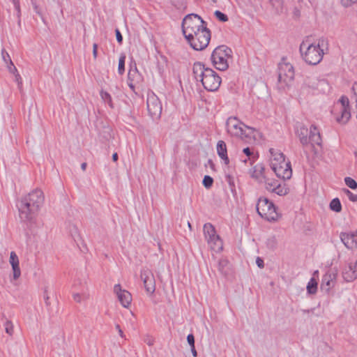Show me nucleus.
Instances as JSON below:
<instances>
[{
    "label": "nucleus",
    "instance_id": "f8f14e48",
    "mask_svg": "<svg viewBox=\"0 0 357 357\" xmlns=\"http://www.w3.org/2000/svg\"><path fill=\"white\" fill-rule=\"evenodd\" d=\"M147 110L153 119H158L162 113V104L158 96L153 92L149 93L146 100Z\"/></svg>",
    "mask_w": 357,
    "mask_h": 357
},
{
    "label": "nucleus",
    "instance_id": "de8ad7c7",
    "mask_svg": "<svg viewBox=\"0 0 357 357\" xmlns=\"http://www.w3.org/2000/svg\"><path fill=\"white\" fill-rule=\"evenodd\" d=\"M44 299H45V302L46 305L49 306L50 305V303L49 301L50 297H49V296H48V294L47 293V290H45Z\"/></svg>",
    "mask_w": 357,
    "mask_h": 357
},
{
    "label": "nucleus",
    "instance_id": "79ce46f5",
    "mask_svg": "<svg viewBox=\"0 0 357 357\" xmlns=\"http://www.w3.org/2000/svg\"><path fill=\"white\" fill-rule=\"evenodd\" d=\"M187 341L190 347L195 346V337L192 334H189L187 336Z\"/></svg>",
    "mask_w": 357,
    "mask_h": 357
},
{
    "label": "nucleus",
    "instance_id": "f3484780",
    "mask_svg": "<svg viewBox=\"0 0 357 357\" xmlns=\"http://www.w3.org/2000/svg\"><path fill=\"white\" fill-rule=\"evenodd\" d=\"M114 292L117 296V298L122 306L124 307H128L132 301V296L130 293L125 289H122L119 284L114 285Z\"/></svg>",
    "mask_w": 357,
    "mask_h": 357
},
{
    "label": "nucleus",
    "instance_id": "aec40b11",
    "mask_svg": "<svg viewBox=\"0 0 357 357\" xmlns=\"http://www.w3.org/2000/svg\"><path fill=\"white\" fill-rule=\"evenodd\" d=\"M354 233H341L340 239L344 245L350 250L357 248V241L355 239Z\"/></svg>",
    "mask_w": 357,
    "mask_h": 357
},
{
    "label": "nucleus",
    "instance_id": "473e14b6",
    "mask_svg": "<svg viewBox=\"0 0 357 357\" xmlns=\"http://www.w3.org/2000/svg\"><path fill=\"white\" fill-rule=\"evenodd\" d=\"M202 183L206 188L208 189L212 186L213 183V179L211 176L206 175L204 177Z\"/></svg>",
    "mask_w": 357,
    "mask_h": 357
},
{
    "label": "nucleus",
    "instance_id": "7c9ffc66",
    "mask_svg": "<svg viewBox=\"0 0 357 357\" xmlns=\"http://www.w3.org/2000/svg\"><path fill=\"white\" fill-rule=\"evenodd\" d=\"M345 184L351 189L355 190L357 188V182L351 177L344 178Z\"/></svg>",
    "mask_w": 357,
    "mask_h": 357
},
{
    "label": "nucleus",
    "instance_id": "09e8293b",
    "mask_svg": "<svg viewBox=\"0 0 357 357\" xmlns=\"http://www.w3.org/2000/svg\"><path fill=\"white\" fill-rule=\"evenodd\" d=\"M352 91L354 92V94L356 96V102L357 104V81L352 86Z\"/></svg>",
    "mask_w": 357,
    "mask_h": 357
},
{
    "label": "nucleus",
    "instance_id": "f257e3e1",
    "mask_svg": "<svg viewBox=\"0 0 357 357\" xmlns=\"http://www.w3.org/2000/svg\"><path fill=\"white\" fill-rule=\"evenodd\" d=\"M206 25V22L197 14H188L183 19V34L195 50H203L209 44L211 31Z\"/></svg>",
    "mask_w": 357,
    "mask_h": 357
},
{
    "label": "nucleus",
    "instance_id": "c9c22d12",
    "mask_svg": "<svg viewBox=\"0 0 357 357\" xmlns=\"http://www.w3.org/2000/svg\"><path fill=\"white\" fill-rule=\"evenodd\" d=\"M5 330L6 333L12 335L13 333V325L10 321L7 320L5 323Z\"/></svg>",
    "mask_w": 357,
    "mask_h": 357
},
{
    "label": "nucleus",
    "instance_id": "2f4dec72",
    "mask_svg": "<svg viewBox=\"0 0 357 357\" xmlns=\"http://www.w3.org/2000/svg\"><path fill=\"white\" fill-rule=\"evenodd\" d=\"M228 265V261L225 259H220L218 261V270L221 273H225V268Z\"/></svg>",
    "mask_w": 357,
    "mask_h": 357
},
{
    "label": "nucleus",
    "instance_id": "3c124183",
    "mask_svg": "<svg viewBox=\"0 0 357 357\" xmlns=\"http://www.w3.org/2000/svg\"><path fill=\"white\" fill-rule=\"evenodd\" d=\"M243 152L248 157H250L252 154L250 148L248 147L243 149Z\"/></svg>",
    "mask_w": 357,
    "mask_h": 357
},
{
    "label": "nucleus",
    "instance_id": "4d7b16f0",
    "mask_svg": "<svg viewBox=\"0 0 357 357\" xmlns=\"http://www.w3.org/2000/svg\"><path fill=\"white\" fill-rule=\"evenodd\" d=\"M86 166H87V164L86 162H83L82 163L81 165V169L83 170V171H85L86 170Z\"/></svg>",
    "mask_w": 357,
    "mask_h": 357
},
{
    "label": "nucleus",
    "instance_id": "bb28decb",
    "mask_svg": "<svg viewBox=\"0 0 357 357\" xmlns=\"http://www.w3.org/2000/svg\"><path fill=\"white\" fill-rule=\"evenodd\" d=\"M317 290V282L314 278H311L307 285V291L310 294H314Z\"/></svg>",
    "mask_w": 357,
    "mask_h": 357
},
{
    "label": "nucleus",
    "instance_id": "c03bdc74",
    "mask_svg": "<svg viewBox=\"0 0 357 357\" xmlns=\"http://www.w3.org/2000/svg\"><path fill=\"white\" fill-rule=\"evenodd\" d=\"M256 264H257V266L260 268H262L264 266V260L259 257H257Z\"/></svg>",
    "mask_w": 357,
    "mask_h": 357
},
{
    "label": "nucleus",
    "instance_id": "864d4df0",
    "mask_svg": "<svg viewBox=\"0 0 357 357\" xmlns=\"http://www.w3.org/2000/svg\"><path fill=\"white\" fill-rule=\"evenodd\" d=\"M191 347V351L194 357H196L197 356V351L195 349V346L190 347Z\"/></svg>",
    "mask_w": 357,
    "mask_h": 357
},
{
    "label": "nucleus",
    "instance_id": "c756f323",
    "mask_svg": "<svg viewBox=\"0 0 357 357\" xmlns=\"http://www.w3.org/2000/svg\"><path fill=\"white\" fill-rule=\"evenodd\" d=\"M125 61L126 56L121 54L119 60L118 72L120 75H122L125 71Z\"/></svg>",
    "mask_w": 357,
    "mask_h": 357
},
{
    "label": "nucleus",
    "instance_id": "680f3d73",
    "mask_svg": "<svg viewBox=\"0 0 357 357\" xmlns=\"http://www.w3.org/2000/svg\"><path fill=\"white\" fill-rule=\"evenodd\" d=\"M13 1H15V0H13Z\"/></svg>",
    "mask_w": 357,
    "mask_h": 357
},
{
    "label": "nucleus",
    "instance_id": "1a4fd4ad",
    "mask_svg": "<svg viewBox=\"0 0 357 357\" xmlns=\"http://www.w3.org/2000/svg\"><path fill=\"white\" fill-rule=\"evenodd\" d=\"M204 235L210 248L216 252H220L223 248V243L217 234L215 227L211 223H206L203 227Z\"/></svg>",
    "mask_w": 357,
    "mask_h": 357
},
{
    "label": "nucleus",
    "instance_id": "20e7f679",
    "mask_svg": "<svg viewBox=\"0 0 357 357\" xmlns=\"http://www.w3.org/2000/svg\"><path fill=\"white\" fill-rule=\"evenodd\" d=\"M269 152L271 167L275 175L283 180L289 179L292 176L290 162L285 160L284 155L279 150L271 148Z\"/></svg>",
    "mask_w": 357,
    "mask_h": 357
},
{
    "label": "nucleus",
    "instance_id": "39448f33",
    "mask_svg": "<svg viewBox=\"0 0 357 357\" xmlns=\"http://www.w3.org/2000/svg\"><path fill=\"white\" fill-rule=\"evenodd\" d=\"M227 130L229 135L241 138L246 143L255 140V130L245 126L236 117L230 116L226 122Z\"/></svg>",
    "mask_w": 357,
    "mask_h": 357
},
{
    "label": "nucleus",
    "instance_id": "c85d7f7f",
    "mask_svg": "<svg viewBox=\"0 0 357 357\" xmlns=\"http://www.w3.org/2000/svg\"><path fill=\"white\" fill-rule=\"evenodd\" d=\"M100 97H101L102 100L105 103H107L109 105V107L112 108L113 107V103H112V97H111L110 94L109 93H107V91L101 90L100 93Z\"/></svg>",
    "mask_w": 357,
    "mask_h": 357
},
{
    "label": "nucleus",
    "instance_id": "a18cd8bd",
    "mask_svg": "<svg viewBox=\"0 0 357 357\" xmlns=\"http://www.w3.org/2000/svg\"><path fill=\"white\" fill-rule=\"evenodd\" d=\"M97 54H98V45L96 43H94L93 45V55L95 59L97 57Z\"/></svg>",
    "mask_w": 357,
    "mask_h": 357
},
{
    "label": "nucleus",
    "instance_id": "9b49d317",
    "mask_svg": "<svg viewBox=\"0 0 357 357\" xmlns=\"http://www.w3.org/2000/svg\"><path fill=\"white\" fill-rule=\"evenodd\" d=\"M20 218L22 221L31 222L36 218L39 211H33L32 204L23 197L18 205Z\"/></svg>",
    "mask_w": 357,
    "mask_h": 357
},
{
    "label": "nucleus",
    "instance_id": "4c0bfd02",
    "mask_svg": "<svg viewBox=\"0 0 357 357\" xmlns=\"http://www.w3.org/2000/svg\"><path fill=\"white\" fill-rule=\"evenodd\" d=\"M344 192L348 196L350 201L353 202H357V195L352 193L348 189H344Z\"/></svg>",
    "mask_w": 357,
    "mask_h": 357
},
{
    "label": "nucleus",
    "instance_id": "7ed1b4c3",
    "mask_svg": "<svg viewBox=\"0 0 357 357\" xmlns=\"http://www.w3.org/2000/svg\"><path fill=\"white\" fill-rule=\"evenodd\" d=\"M328 40L325 38L318 39L317 44H307L303 42L300 45V52L304 61L310 65H317L323 59L324 48L327 49Z\"/></svg>",
    "mask_w": 357,
    "mask_h": 357
},
{
    "label": "nucleus",
    "instance_id": "a878e982",
    "mask_svg": "<svg viewBox=\"0 0 357 357\" xmlns=\"http://www.w3.org/2000/svg\"><path fill=\"white\" fill-rule=\"evenodd\" d=\"M264 183H265L266 189L268 191L273 192L274 189L277 187L278 184L279 183V181L276 180H271L266 178L264 181Z\"/></svg>",
    "mask_w": 357,
    "mask_h": 357
},
{
    "label": "nucleus",
    "instance_id": "412c9836",
    "mask_svg": "<svg viewBox=\"0 0 357 357\" xmlns=\"http://www.w3.org/2000/svg\"><path fill=\"white\" fill-rule=\"evenodd\" d=\"M342 277L347 282H352L357 278V268L352 264H349L342 271Z\"/></svg>",
    "mask_w": 357,
    "mask_h": 357
},
{
    "label": "nucleus",
    "instance_id": "72a5a7b5",
    "mask_svg": "<svg viewBox=\"0 0 357 357\" xmlns=\"http://www.w3.org/2000/svg\"><path fill=\"white\" fill-rule=\"evenodd\" d=\"M1 57L5 64H12L11 58L5 49L1 50Z\"/></svg>",
    "mask_w": 357,
    "mask_h": 357
},
{
    "label": "nucleus",
    "instance_id": "2eb2a0df",
    "mask_svg": "<svg viewBox=\"0 0 357 357\" xmlns=\"http://www.w3.org/2000/svg\"><path fill=\"white\" fill-rule=\"evenodd\" d=\"M24 197L31 202L33 211H40L44 202L43 192L40 190L36 189Z\"/></svg>",
    "mask_w": 357,
    "mask_h": 357
},
{
    "label": "nucleus",
    "instance_id": "e433bc0d",
    "mask_svg": "<svg viewBox=\"0 0 357 357\" xmlns=\"http://www.w3.org/2000/svg\"><path fill=\"white\" fill-rule=\"evenodd\" d=\"M357 3V0H340V3L344 8H349Z\"/></svg>",
    "mask_w": 357,
    "mask_h": 357
},
{
    "label": "nucleus",
    "instance_id": "6ab92c4d",
    "mask_svg": "<svg viewBox=\"0 0 357 357\" xmlns=\"http://www.w3.org/2000/svg\"><path fill=\"white\" fill-rule=\"evenodd\" d=\"M336 274L331 272L326 273L321 280V289L325 292H329L330 289L335 284Z\"/></svg>",
    "mask_w": 357,
    "mask_h": 357
},
{
    "label": "nucleus",
    "instance_id": "5701e85b",
    "mask_svg": "<svg viewBox=\"0 0 357 357\" xmlns=\"http://www.w3.org/2000/svg\"><path fill=\"white\" fill-rule=\"evenodd\" d=\"M217 153L219 157L223 160L225 165H229V159L227 156V146L224 141L220 140L217 143Z\"/></svg>",
    "mask_w": 357,
    "mask_h": 357
},
{
    "label": "nucleus",
    "instance_id": "f03ea898",
    "mask_svg": "<svg viewBox=\"0 0 357 357\" xmlns=\"http://www.w3.org/2000/svg\"><path fill=\"white\" fill-rule=\"evenodd\" d=\"M192 73L197 81L202 82L204 88L208 91H217L221 84V77L213 69L206 68L201 62H195Z\"/></svg>",
    "mask_w": 357,
    "mask_h": 357
},
{
    "label": "nucleus",
    "instance_id": "dca6fc26",
    "mask_svg": "<svg viewBox=\"0 0 357 357\" xmlns=\"http://www.w3.org/2000/svg\"><path fill=\"white\" fill-rule=\"evenodd\" d=\"M340 102L341 103V116L337 117V121L344 124L348 122L351 117L349 98L346 96H342L340 99Z\"/></svg>",
    "mask_w": 357,
    "mask_h": 357
},
{
    "label": "nucleus",
    "instance_id": "603ef678",
    "mask_svg": "<svg viewBox=\"0 0 357 357\" xmlns=\"http://www.w3.org/2000/svg\"><path fill=\"white\" fill-rule=\"evenodd\" d=\"M144 341H145V342H146L148 345H149V346H151V345H153V340L152 338H151V337H148V338H147V339H146Z\"/></svg>",
    "mask_w": 357,
    "mask_h": 357
},
{
    "label": "nucleus",
    "instance_id": "4468645a",
    "mask_svg": "<svg viewBox=\"0 0 357 357\" xmlns=\"http://www.w3.org/2000/svg\"><path fill=\"white\" fill-rule=\"evenodd\" d=\"M141 278L148 294H153L155 290V280L153 273L150 269L143 268L141 271Z\"/></svg>",
    "mask_w": 357,
    "mask_h": 357
},
{
    "label": "nucleus",
    "instance_id": "a19ab883",
    "mask_svg": "<svg viewBox=\"0 0 357 357\" xmlns=\"http://www.w3.org/2000/svg\"><path fill=\"white\" fill-rule=\"evenodd\" d=\"M7 66V68L8 71L12 74H15L17 73V70L16 67L14 66L13 63L12 62V64H6Z\"/></svg>",
    "mask_w": 357,
    "mask_h": 357
},
{
    "label": "nucleus",
    "instance_id": "052dcab7",
    "mask_svg": "<svg viewBox=\"0 0 357 357\" xmlns=\"http://www.w3.org/2000/svg\"><path fill=\"white\" fill-rule=\"evenodd\" d=\"M188 227H189L190 228H191V225L190 224V222H188Z\"/></svg>",
    "mask_w": 357,
    "mask_h": 357
},
{
    "label": "nucleus",
    "instance_id": "58836bf2",
    "mask_svg": "<svg viewBox=\"0 0 357 357\" xmlns=\"http://www.w3.org/2000/svg\"><path fill=\"white\" fill-rule=\"evenodd\" d=\"M277 241L275 236H272L271 238L268 239L267 245L268 247L271 248H274L276 246Z\"/></svg>",
    "mask_w": 357,
    "mask_h": 357
},
{
    "label": "nucleus",
    "instance_id": "9d476101",
    "mask_svg": "<svg viewBox=\"0 0 357 357\" xmlns=\"http://www.w3.org/2000/svg\"><path fill=\"white\" fill-rule=\"evenodd\" d=\"M294 78V67L289 63H281L278 66V82L280 88L287 86Z\"/></svg>",
    "mask_w": 357,
    "mask_h": 357
},
{
    "label": "nucleus",
    "instance_id": "a211bd4d",
    "mask_svg": "<svg viewBox=\"0 0 357 357\" xmlns=\"http://www.w3.org/2000/svg\"><path fill=\"white\" fill-rule=\"evenodd\" d=\"M142 81V77L139 73L136 63L130 65V68L128 75V84L129 87L134 90L135 85L140 83Z\"/></svg>",
    "mask_w": 357,
    "mask_h": 357
},
{
    "label": "nucleus",
    "instance_id": "5fc2aeb1",
    "mask_svg": "<svg viewBox=\"0 0 357 357\" xmlns=\"http://www.w3.org/2000/svg\"><path fill=\"white\" fill-rule=\"evenodd\" d=\"M112 160H113L114 162H116L118 160V154H117V153H114L112 155Z\"/></svg>",
    "mask_w": 357,
    "mask_h": 357
},
{
    "label": "nucleus",
    "instance_id": "6e6552de",
    "mask_svg": "<svg viewBox=\"0 0 357 357\" xmlns=\"http://www.w3.org/2000/svg\"><path fill=\"white\" fill-rule=\"evenodd\" d=\"M257 211L261 218L268 221H275L278 218V214L274 204L268 198L260 197L258 199Z\"/></svg>",
    "mask_w": 357,
    "mask_h": 357
},
{
    "label": "nucleus",
    "instance_id": "4be33fe9",
    "mask_svg": "<svg viewBox=\"0 0 357 357\" xmlns=\"http://www.w3.org/2000/svg\"><path fill=\"white\" fill-rule=\"evenodd\" d=\"M9 261L13 270V278L16 280L20 276L21 271L19 266V259L15 252H10Z\"/></svg>",
    "mask_w": 357,
    "mask_h": 357
},
{
    "label": "nucleus",
    "instance_id": "6e6d98bb",
    "mask_svg": "<svg viewBox=\"0 0 357 357\" xmlns=\"http://www.w3.org/2000/svg\"><path fill=\"white\" fill-rule=\"evenodd\" d=\"M181 3V6L178 7V8H181L182 7H185V0H178Z\"/></svg>",
    "mask_w": 357,
    "mask_h": 357
},
{
    "label": "nucleus",
    "instance_id": "423d86ee",
    "mask_svg": "<svg viewBox=\"0 0 357 357\" xmlns=\"http://www.w3.org/2000/svg\"><path fill=\"white\" fill-rule=\"evenodd\" d=\"M296 133L303 146H306L309 143H311L312 146L321 145L322 139L319 130L314 125L310 126L309 137H307L308 129L303 125H301L297 128Z\"/></svg>",
    "mask_w": 357,
    "mask_h": 357
},
{
    "label": "nucleus",
    "instance_id": "13d9d810",
    "mask_svg": "<svg viewBox=\"0 0 357 357\" xmlns=\"http://www.w3.org/2000/svg\"><path fill=\"white\" fill-rule=\"evenodd\" d=\"M208 163L210 164L211 167V168H213V167H214V164H213V162H212V160H208Z\"/></svg>",
    "mask_w": 357,
    "mask_h": 357
},
{
    "label": "nucleus",
    "instance_id": "393cba45",
    "mask_svg": "<svg viewBox=\"0 0 357 357\" xmlns=\"http://www.w3.org/2000/svg\"><path fill=\"white\" fill-rule=\"evenodd\" d=\"M273 192L280 196L286 195L289 192V188H287L286 184H281L280 183H279L277 187L273 191Z\"/></svg>",
    "mask_w": 357,
    "mask_h": 357
},
{
    "label": "nucleus",
    "instance_id": "b1692460",
    "mask_svg": "<svg viewBox=\"0 0 357 357\" xmlns=\"http://www.w3.org/2000/svg\"><path fill=\"white\" fill-rule=\"evenodd\" d=\"M264 170L265 168L263 165L258 164L255 165L253 168L252 177L256 178L259 183H263L266 178L264 175Z\"/></svg>",
    "mask_w": 357,
    "mask_h": 357
},
{
    "label": "nucleus",
    "instance_id": "ea45409f",
    "mask_svg": "<svg viewBox=\"0 0 357 357\" xmlns=\"http://www.w3.org/2000/svg\"><path fill=\"white\" fill-rule=\"evenodd\" d=\"M115 33H116V38L117 42L119 44H121L123 42V36H122L120 31L118 29H116Z\"/></svg>",
    "mask_w": 357,
    "mask_h": 357
},
{
    "label": "nucleus",
    "instance_id": "8fccbe9b",
    "mask_svg": "<svg viewBox=\"0 0 357 357\" xmlns=\"http://www.w3.org/2000/svg\"><path fill=\"white\" fill-rule=\"evenodd\" d=\"M115 328L118 331V333L119 334V335L121 337H124V334H123V331L121 330L120 326L119 324H116L115 326Z\"/></svg>",
    "mask_w": 357,
    "mask_h": 357
},
{
    "label": "nucleus",
    "instance_id": "37998d69",
    "mask_svg": "<svg viewBox=\"0 0 357 357\" xmlns=\"http://www.w3.org/2000/svg\"><path fill=\"white\" fill-rule=\"evenodd\" d=\"M73 299L77 303H81L82 302V296L80 294H79V293L73 294Z\"/></svg>",
    "mask_w": 357,
    "mask_h": 357
},
{
    "label": "nucleus",
    "instance_id": "f704fd0d",
    "mask_svg": "<svg viewBox=\"0 0 357 357\" xmlns=\"http://www.w3.org/2000/svg\"><path fill=\"white\" fill-rule=\"evenodd\" d=\"M215 16L217 19H218L220 22H225L228 21V17L225 13H222L220 10H215L214 13Z\"/></svg>",
    "mask_w": 357,
    "mask_h": 357
},
{
    "label": "nucleus",
    "instance_id": "0eeeda50",
    "mask_svg": "<svg viewBox=\"0 0 357 357\" xmlns=\"http://www.w3.org/2000/svg\"><path fill=\"white\" fill-rule=\"evenodd\" d=\"M231 52L226 45H220L213 51L211 61L216 69L224 71L229 68L228 59L231 56Z\"/></svg>",
    "mask_w": 357,
    "mask_h": 357
},
{
    "label": "nucleus",
    "instance_id": "bf43d9fd",
    "mask_svg": "<svg viewBox=\"0 0 357 357\" xmlns=\"http://www.w3.org/2000/svg\"><path fill=\"white\" fill-rule=\"evenodd\" d=\"M354 266H356V268H357V259H356V263H355Z\"/></svg>",
    "mask_w": 357,
    "mask_h": 357
},
{
    "label": "nucleus",
    "instance_id": "49530a36",
    "mask_svg": "<svg viewBox=\"0 0 357 357\" xmlns=\"http://www.w3.org/2000/svg\"><path fill=\"white\" fill-rule=\"evenodd\" d=\"M15 77V81L18 83V84H22V78H21V76L20 75V74L18 73V72L17 71V73H15V74H13Z\"/></svg>",
    "mask_w": 357,
    "mask_h": 357
},
{
    "label": "nucleus",
    "instance_id": "ddd939ff",
    "mask_svg": "<svg viewBox=\"0 0 357 357\" xmlns=\"http://www.w3.org/2000/svg\"><path fill=\"white\" fill-rule=\"evenodd\" d=\"M304 84L312 90L319 92H326L328 88V84L324 79H319L315 75L307 76L304 80Z\"/></svg>",
    "mask_w": 357,
    "mask_h": 357
},
{
    "label": "nucleus",
    "instance_id": "cd10ccee",
    "mask_svg": "<svg viewBox=\"0 0 357 357\" xmlns=\"http://www.w3.org/2000/svg\"><path fill=\"white\" fill-rule=\"evenodd\" d=\"M330 208L335 212H340L342 205L338 198L333 199L330 203Z\"/></svg>",
    "mask_w": 357,
    "mask_h": 357
}]
</instances>
